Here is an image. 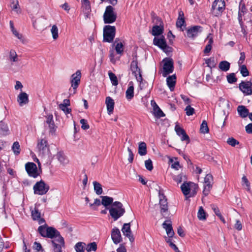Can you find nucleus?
I'll return each mask as SVG.
<instances>
[{
	"label": "nucleus",
	"instance_id": "nucleus-1",
	"mask_svg": "<svg viewBox=\"0 0 252 252\" xmlns=\"http://www.w3.org/2000/svg\"><path fill=\"white\" fill-rule=\"evenodd\" d=\"M109 213L114 220L115 221L123 216L125 213V209L121 202L115 201L111 206Z\"/></svg>",
	"mask_w": 252,
	"mask_h": 252
},
{
	"label": "nucleus",
	"instance_id": "nucleus-2",
	"mask_svg": "<svg viewBox=\"0 0 252 252\" xmlns=\"http://www.w3.org/2000/svg\"><path fill=\"white\" fill-rule=\"evenodd\" d=\"M103 17L104 23L111 24L116 20L117 13L114 8L112 6L109 5L106 7Z\"/></svg>",
	"mask_w": 252,
	"mask_h": 252
},
{
	"label": "nucleus",
	"instance_id": "nucleus-3",
	"mask_svg": "<svg viewBox=\"0 0 252 252\" xmlns=\"http://www.w3.org/2000/svg\"><path fill=\"white\" fill-rule=\"evenodd\" d=\"M116 28L114 26L107 25L103 28V41L111 42L115 35Z\"/></svg>",
	"mask_w": 252,
	"mask_h": 252
},
{
	"label": "nucleus",
	"instance_id": "nucleus-4",
	"mask_svg": "<svg viewBox=\"0 0 252 252\" xmlns=\"http://www.w3.org/2000/svg\"><path fill=\"white\" fill-rule=\"evenodd\" d=\"M34 193L38 195L45 194L49 189V186L43 180L37 182L33 187Z\"/></svg>",
	"mask_w": 252,
	"mask_h": 252
},
{
	"label": "nucleus",
	"instance_id": "nucleus-5",
	"mask_svg": "<svg viewBox=\"0 0 252 252\" xmlns=\"http://www.w3.org/2000/svg\"><path fill=\"white\" fill-rule=\"evenodd\" d=\"M37 148L39 155L42 157L45 156L49 153V149L47 140L45 138L38 139Z\"/></svg>",
	"mask_w": 252,
	"mask_h": 252
},
{
	"label": "nucleus",
	"instance_id": "nucleus-6",
	"mask_svg": "<svg viewBox=\"0 0 252 252\" xmlns=\"http://www.w3.org/2000/svg\"><path fill=\"white\" fill-rule=\"evenodd\" d=\"M130 69L137 81L141 82L142 81L141 69L138 66V61L136 57L131 63Z\"/></svg>",
	"mask_w": 252,
	"mask_h": 252
},
{
	"label": "nucleus",
	"instance_id": "nucleus-7",
	"mask_svg": "<svg viewBox=\"0 0 252 252\" xmlns=\"http://www.w3.org/2000/svg\"><path fill=\"white\" fill-rule=\"evenodd\" d=\"M162 63H163L162 75L166 77L173 71V61L172 59L166 58L162 60Z\"/></svg>",
	"mask_w": 252,
	"mask_h": 252
},
{
	"label": "nucleus",
	"instance_id": "nucleus-8",
	"mask_svg": "<svg viewBox=\"0 0 252 252\" xmlns=\"http://www.w3.org/2000/svg\"><path fill=\"white\" fill-rule=\"evenodd\" d=\"M224 8V0H215L212 4V12L215 16H219L221 14Z\"/></svg>",
	"mask_w": 252,
	"mask_h": 252
},
{
	"label": "nucleus",
	"instance_id": "nucleus-9",
	"mask_svg": "<svg viewBox=\"0 0 252 252\" xmlns=\"http://www.w3.org/2000/svg\"><path fill=\"white\" fill-rule=\"evenodd\" d=\"M159 205L160 207V212L161 215L164 218L168 215V203L165 196L163 194L159 192Z\"/></svg>",
	"mask_w": 252,
	"mask_h": 252
},
{
	"label": "nucleus",
	"instance_id": "nucleus-10",
	"mask_svg": "<svg viewBox=\"0 0 252 252\" xmlns=\"http://www.w3.org/2000/svg\"><path fill=\"white\" fill-rule=\"evenodd\" d=\"M153 22L156 24L153 26L152 31V34L154 36L161 35L163 31V23L161 19L158 17L153 18Z\"/></svg>",
	"mask_w": 252,
	"mask_h": 252
},
{
	"label": "nucleus",
	"instance_id": "nucleus-11",
	"mask_svg": "<svg viewBox=\"0 0 252 252\" xmlns=\"http://www.w3.org/2000/svg\"><path fill=\"white\" fill-rule=\"evenodd\" d=\"M47 234L46 237L53 239L52 241H55V242H62L63 243V238L60 235V233L55 228L52 227H48L46 230Z\"/></svg>",
	"mask_w": 252,
	"mask_h": 252
},
{
	"label": "nucleus",
	"instance_id": "nucleus-12",
	"mask_svg": "<svg viewBox=\"0 0 252 252\" xmlns=\"http://www.w3.org/2000/svg\"><path fill=\"white\" fill-rule=\"evenodd\" d=\"M25 168L28 175L34 178L39 175L36 164L33 162H28L26 164Z\"/></svg>",
	"mask_w": 252,
	"mask_h": 252
},
{
	"label": "nucleus",
	"instance_id": "nucleus-13",
	"mask_svg": "<svg viewBox=\"0 0 252 252\" xmlns=\"http://www.w3.org/2000/svg\"><path fill=\"white\" fill-rule=\"evenodd\" d=\"M81 77V73L80 70H77L71 75L70 82L71 87L74 90H75L78 87L80 82ZM73 93H75V91H74Z\"/></svg>",
	"mask_w": 252,
	"mask_h": 252
},
{
	"label": "nucleus",
	"instance_id": "nucleus-14",
	"mask_svg": "<svg viewBox=\"0 0 252 252\" xmlns=\"http://www.w3.org/2000/svg\"><path fill=\"white\" fill-rule=\"evenodd\" d=\"M202 28L199 26H193L188 29L186 36L190 38H194L201 32Z\"/></svg>",
	"mask_w": 252,
	"mask_h": 252
},
{
	"label": "nucleus",
	"instance_id": "nucleus-15",
	"mask_svg": "<svg viewBox=\"0 0 252 252\" xmlns=\"http://www.w3.org/2000/svg\"><path fill=\"white\" fill-rule=\"evenodd\" d=\"M153 43L155 45L162 49L164 52L168 51V49L169 48L167 46L165 38L163 36H161L160 37H155L154 39Z\"/></svg>",
	"mask_w": 252,
	"mask_h": 252
},
{
	"label": "nucleus",
	"instance_id": "nucleus-16",
	"mask_svg": "<svg viewBox=\"0 0 252 252\" xmlns=\"http://www.w3.org/2000/svg\"><path fill=\"white\" fill-rule=\"evenodd\" d=\"M239 88L246 95H250L252 94V83L250 81H242L239 84Z\"/></svg>",
	"mask_w": 252,
	"mask_h": 252
},
{
	"label": "nucleus",
	"instance_id": "nucleus-17",
	"mask_svg": "<svg viewBox=\"0 0 252 252\" xmlns=\"http://www.w3.org/2000/svg\"><path fill=\"white\" fill-rule=\"evenodd\" d=\"M122 231L124 235L128 237L131 242L134 241V239L131 231L130 223H125L123 225Z\"/></svg>",
	"mask_w": 252,
	"mask_h": 252
},
{
	"label": "nucleus",
	"instance_id": "nucleus-18",
	"mask_svg": "<svg viewBox=\"0 0 252 252\" xmlns=\"http://www.w3.org/2000/svg\"><path fill=\"white\" fill-rule=\"evenodd\" d=\"M31 210L32 211V217L34 220H37L39 224H43L45 222L44 219L41 218V213L36 207L32 210L31 208Z\"/></svg>",
	"mask_w": 252,
	"mask_h": 252
},
{
	"label": "nucleus",
	"instance_id": "nucleus-19",
	"mask_svg": "<svg viewBox=\"0 0 252 252\" xmlns=\"http://www.w3.org/2000/svg\"><path fill=\"white\" fill-rule=\"evenodd\" d=\"M111 238L113 242L116 244H117L122 241V239L121 233L118 228L115 227L112 229L111 232Z\"/></svg>",
	"mask_w": 252,
	"mask_h": 252
},
{
	"label": "nucleus",
	"instance_id": "nucleus-20",
	"mask_svg": "<svg viewBox=\"0 0 252 252\" xmlns=\"http://www.w3.org/2000/svg\"><path fill=\"white\" fill-rule=\"evenodd\" d=\"M17 102L20 106H23L29 102V96L27 93L21 92L17 96Z\"/></svg>",
	"mask_w": 252,
	"mask_h": 252
},
{
	"label": "nucleus",
	"instance_id": "nucleus-21",
	"mask_svg": "<svg viewBox=\"0 0 252 252\" xmlns=\"http://www.w3.org/2000/svg\"><path fill=\"white\" fill-rule=\"evenodd\" d=\"M162 227L165 229L166 233L169 237H172L174 236V232L170 220H167L165 221L162 223Z\"/></svg>",
	"mask_w": 252,
	"mask_h": 252
},
{
	"label": "nucleus",
	"instance_id": "nucleus-22",
	"mask_svg": "<svg viewBox=\"0 0 252 252\" xmlns=\"http://www.w3.org/2000/svg\"><path fill=\"white\" fill-rule=\"evenodd\" d=\"M195 184L193 183H184L181 187L183 194L187 196L189 194V189L194 188Z\"/></svg>",
	"mask_w": 252,
	"mask_h": 252
},
{
	"label": "nucleus",
	"instance_id": "nucleus-23",
	"mask_svg": "<svg viewBox=\"0 0 252 252\" xmlns=\"http://www.w3.org/2000/svg\"><path fill=\"white\" fill-rule=\"evenodd\" d=\"M151 105L153 107L154 114L155 116L158 118H160L164 116V113L157 104L154 100L151 101Z\"/></svg>",
	"mask_w": 252,
	"mask_h": 252
},
{
	"label": "nucleus",
	"instance_id": "nucleus-24",
	"mask_svg": "<svg viewBox=\"0 0 252 252\" xmlns=\"http://www.w3.org/2000/svg\"><path fill=\"white\" fill-rule=\"evenodd\" d=\"M105 103L107 106V110L109 115H111L114 110V100L110 96L106 98Z\"/></svg>",
	"mask_w": 252,
	"mask_h": 252
},
{
	"label": "nucleus",
	"instance_id": "nucleus-25",
	"mask_svg": "<svg viewBox=\"0 0 252 252\" xmlns=\"http://www.w3.org/2000/svg\"><path fill=\"white\" fill-rule=\"evenodd\" d=\"M56 158L61 164L64 166L69 162V160L62 152H59L56 155Z\"/></svg>",
	"mask_w": 252,
	"mask_h": 252
},
{
	"label": "nucleus",
	"instance_id": "nucleus-26",
	"mask_svg": "<svg viewBox=\"0 0 252 252\" xmlns=\"http://www.w3.org/2000/svg\"><path fill=\"white\" fill-rule=\"evenodd\" d=\"M126 98L127 100H131L134 96V86L132 82L128 83V88L126 92Z\"/></svg>",
	"mask_w": 252,
	"mask_h": 252
},
{
	"label": "nucleus",
	"instance_id": "nucleus-27",
	"mask_svg": "<svg viewBox=\"0 0 252 252\" xmlns=\"http://www.w3.org/2000/svg\"><path fill=\"white\" fill-rule=\"evenodd\" d=\"M176 78L175 75L169 76L166 79L167 85L171 91H173L174 90L176 84Z\"/></svg>",
	"mask_w": 252,
	"mask_h": 252
},
{
	"label": "nucleus",
	"instance_id": "nucleus-28",
	"mask_svg": "<svg viewBox=\"0 0 252 252\" xmlns=\"http://www.w3.org/2000/svg\"><path fill=\"white\" fill-rule=\"evenodd\" d=\"M81 9L83 13L88 17L91 11L90 2L81 3Z\"/></svg>",
	"mask_w": 252,
	"mask_h": 252
},
{
	"label": "nucleus",
	"instance_id": "nucleus-29",
	"mask_svg": "<svg viewBox=\"0 0 252 252\" xmlns=\"http://www.w3.org/2000/svg\"><path fill=\"white\" fill-rule=\"evenodd\" d=\"M11 4L10 7L12 11L15 12L16 14H19L21 13V10L20 9L19 2L18 0H10Z\"/></svg>",
	"mask_w": 252,
	"mask_h": 252
},
{
	"label": "nucleus",
	"instance_id": "nucleus-30",
	"mask_svg": "<svg viewBox=\"0 0 252 252\" xmlns=\"http://www.w3.org/2000/svg\"><path fill=\"white\" fill-rule=\"evenodd\" d=\"M237 111L238 114L242 118H246L248 116L249 110L243 105H240L237 107Z\"/></svg>",
	"mask_w": 252,
	"mask_h": 252
},
{
	"label": "nucleus",
	"instance_id": "nucleus-31",
	"mask_svg": "<svg viewBox=\"0 0 252 252\" xmlns=\"http://www.w3.org/2000/svg\"><path fill=\"white\" fill-rule=\"evenodd\" d=\"M100 197L102 199L101 204L105 207H107L110 205H112L114 203L113 198L112 197L108 196H101Z\"/></svg>",
	"mask_w": 252,
	"mask_h": 252
},
{
	"label": "nucleus",
	"instance_id": "nucleus-32",
	"mask_svg": "<svg viewBox=\"0 0 252 252\" xmlns=\"http://www.w3.org/2000/svg\"><path fill=\"white\" fill-rule=\"evenodd\" d=\"M46 123L48 125L51 130L54 131L55 125L53 121V116L52 114H49L46 117Z\"/></svg>",
	"mask_w": 252,
	"mask_h": 252
},
{
	"label": "nucleus",
	"instance_id": "nucleus-33",
	"mask_svg": "<svg viewBox=\"0 0 252 252\" xmlns=\"http://www.w3.org/2000/svg\"><path fill=\"white\" fill-rule=\"evenodd\" d=\"M138 152V154L141 156L147 154V146L145 142H141L139 143Z\"/></svg>",
	"mask_w": 252,
	"mask_h": 252
},
{
	"label": "nucleus",
	"instance_id": "nucleus-34",
	"mask_svg": "<svg viewBox=\"0 0 252 252\" xmlns=\"http://www.w3.org/2000/svg\"><path fill=\"white\" fill-rule=\"evenodd\" d=\"M51 242L54 247L55 252H62V248L64 246V240L63 241V245L61 241L56 243L55 241H51Z\"/></svg>",
	"mask_w": 252,
	"mask_h": 252
},
{
	"label": "nucleus",
	"instance_id": "nucleus-35",
	"mask_svg": "<svg viewBox=\"0 0 252 252\" xmlns=\"http://www.w3.org/2000/svg\"><path fill=\"white\" fill-rule=\"evenodd\" d=\"M220 69L223 71H227L230 68V63L225 61H221L219 63Z\"/></svg>",
	"mask_w": 252,
	"mask_h": 252
},
{
	"label": "nucleus",
	"instance_id": "nucleus-36",
	"mask_svg": "<svg viewBox=\"0 0 252 252\" xmlns=\"http://www.w3.org/2000/svg\"><path fill=\"white\" fill-rule=\"evenodd\" d=\"M93 185L94 187V190L97 195H100L102 193L103 190L101 187V185L98 182L96 181H94L93 182Z\"/></svg>",
	"mask_w": 252,
	"mask_h": 252
},
{
	"label": "nucleus",
	"instance_id": "nucleus-37",
	"mask_svg": "<svg viewBox=\"0 0 252 252\" xmlns=\"http://www.w3.org/2000/svg\"><path fill=\"white\" fill-rule=\"evenodd\" d=\"M185 20L184 18V13L182 11L179 12V16L176 22V26L177 27L182 28L185 23Z\"/></svg>",
	"mask_w": 252,
	"mask_h": 252
},
{
	"label": "nucleus",
	"instance_id": "nucleus-38",
	"mask_svg": "<svg viewBox=\"0 0 252 252\" xmlns=\"http://www.w3.org/2000/svg\"><path fill=\"white\" fill-rule=\"evenodd\" d=\"M197 217L199 220H205L206 219V214L202 207H199Z\"/></svg>",
	"mask_w": 252,
	"mask_h": 252
},
{
	"label": "nucleus",
	"instance_id": "nucleus-39",
	"mask_svg": "<svg viewBox=\"0 0 252 252\" xmlns=\"http://www.w3.org/2000/svg\"><path fill=\"white\" fill-rule=\"evenodd\" d=\"M48 227L46 224L39 226L38 231L42 237H46V230H47Z\"/></svg>",
	"mask_w": 252,
	"mask_h": 252
},
{
	"label": "nucleus",
	"instance_id": "nucleus-40",
	"mask_svg": "<svg viewBox=\"0 0 252 252\" xmlns=\"http://www.w3.org/2000/svg\"><path fill=\"white\" fill-rule=\"evenodd\" d=\"M52 37L54 40H56L59 37V30L56 25H53L51 29Z\"/></svg>",
	"mask_w": 252,
	"mask_h": 252
},
{
	"label": "nucleus",
	"instance_id": "nucleus-41",
	"mask_svg": "<svg viewBox=\"0 0 252 252\" xmlns=\"http://www.w3.org/2000/svg\"><path fill=\"white\" fill-rule=\"evenodd\" d=\"M200 131L201 133L205 134L209 132V128L207 125V123L206 121H203L200 128Z\"/></svg>",
	"mask_w": 252,
	"mask_h": 252
},
{
	"label": "nucleus",
	"instance_id": "nucleus-42",
	"mask_svg": "<svg viewBox=\"0 0 252 252\" xmlns=\"http://www.w3.org/2000/svg\"><path fill=\"white\" fill-rule=\"evenodd\" d=\"M0 133L2 135H6L8 132L9 129L7 125L4 124L2 122L0 123Z\"/></svg>",
	"mask_w": 252,
	"mask_h": 252
},
{
	"label": "nucleus",
	"instance_id": "nucleus-43",
	"mask_svg": "<svg viewBox=\"0 0 252 252\" xmlns=\"http://www.w3.org/2000/svg\"><path fill=\"white\" fill-rule=\"evenodd\" d=\"M86 249L88 252L95 251L97 249V245L95 242L89 243L87 245Z\"/></svg>",
	"mask_w": 252,
	"mask_h": 252
},
{
	"label": "nucleus",
	"instance_id": "nucleus-44",
	"mask_svg": "<svg viewBox=\"0 0 252 252\" xmlns=\"http://www.w3.org/2000/svg\"><path fill=\"white\" fill-rule=\"evenodd\" d=\"M85 244L83 242H78L75 246L76 252H84V246Z\"/></svg>",
	"mask_w": 252,
	"mask_h": 252
},
{
	"label": "nucleus",
	"instance_id": "nucleus-45",
	"mask_svg": "<svg viewBox=\"0 0 252 252\" xmlns=\"http://www.w3.org/2000/svg\"><path fill=\"white\" fill-rule=\"evenodd\" d=\"M173 179L177 182V184L181 183L183 181H185L186 179L185 175L183 174H180L177 176H175L173 177Z\"/></svg>",
	"mask_w": 252,
	"mask_h": 252
},
{
	"label": "nucleus",
	"instance_id": "nucleus-46",
	"mask_svg": "<svg viewBox=\"0 0 252 252\" xmlns=\"http://www.w3.org/2000/svg\"><path fill=\"white\" fill-rule=\"evenodd\" d=\"M9 60L11 62H16L18 61V56L14 50H11L9 53Z\"/></svg>",
	"mask_w": 252,
	"mask_h": 252
},
{
	"label": "nucleus",
	"instance_id": "nucleus-47",
	"mask_svg": "<svg viewBox=\"0 0 252 252\" xmlns=\"http://www.w3.org/2000/svg\"><path fill=\"white\" fill-rule=\"evenodd\" d=\"M109 78L112 82L113 85L117 86L118 84V79L117 76L112 72H109L108 73Z\"/></svg>",
	"mask_w": 252,
	"mask_h": 252
},
{
	"label": "nucleus",
	"instance_id": "nucleus-48",
	"mask_svg": "<svg viewBox=\"0 0 252 252\" xmlns=\"http://www.w3.org/2000/svg\"><path fill=\"white\" fill-rule=\"evenodd\" d=\"M115 49L117 54L121 55L124 51L123 44L121 42L117 43Z\"/></svg>",
	"mask_w": 252,
	"mask_h": 252
},
{
	"label": "nucleus",
	"instance_id": "nucleus-49",
	"mask_svg": "<svg viewBox=\"0 0 252 252\" xmlns=\"http://www.w3.org/2000/svg\"><path fill=\"white\" fill-rule=\"evenodd\" d=\"M12 150L15 154L18 155L20 153V145L18 142H14L12 146Z\"/></svg>",
	"mask_w": 252,
	"mask_h": 252
},
{
	"label": "nucleus",
	"instance_id": "nucleus-50",
	"mask_svg": "<svg viewBox=\"0 0 252 252\" xmlns=\"http://www.w3.org/2000/svg\"><path fill=\"white\" fill-rule=\"evenodd\" d=\"M169 162L172 163L171 165V167L175 169V170H179V169L181 167L179 162L178 161L174 162L173 159L170 158Z\"/></svg>",
	"mask_w": 252,
	"mask_h": 252
},
{
	"label": "nucleus",
	"instance_id": "nucleus-51",
	"mask_svg": "<svg viewBox=\"0 0 252 252\" xmlns=\"http://www.w3.org/2000/svg\"><path fill=\"white\" fill-rule=\"evenodd\" d=\"M185 111L188 116L192 115L195 112L194 109L190 106V105H188L185 108Z\"/></svg>",
	"mask_w": 252,
	"mask_h": 252
},
{
	"label": "nucleus",
	"instance_id": "nucleus-52",
	"mask_svg": "<svg viewBox=\"0 0 252 252\" xmlns=\"http://www.w3.org/2000/svg\"><path fill=\"white\" fill-rule=\"evenodd\" d=\"M240 72L244 77H246L249 75V71L245 65L240 66Z\"/></svg>",
	"mask_w": 252,
	"mask_h": 252
},
{
	"label": "nucleus",
	"instance_id": "nucleus-53",
	"mask_svg": "<svg viewBox=\"0 0 252 252\" xmlns=\"http://www.w3.org/2000/svg\"><path fill=\"white\" fill-rule=\"evenodd\" d=\"M212 188V184H206L204 185V189L203 190V193L205 196H207Z\"/></svg>",
	"mask_w": 252,
	"mask_h": 252
},
{
	"label": "nucleus",
	"instance_id": "nucleus-54",
	"mask_svg": "<svg viewBox=\"0 0 252 252\" xmlns=\"http://www.w3.org/2000/svg\"><path fill=\"white\" fill-rule=\"evenodd\" d=\"M175 130L179 136H181L183 134H185L186 132L179 125H176L175 127Z\"/></svg>",
	"mask_w": 252,
	"mask_h": 252
},
{
	"label": "nucleus",
	"instance_id": "nucleus-55",
	"mask_svg": "<svg viewBox=\"0 0 252 252\" xmlns=\"http://www.w3.org/2000/svg\"><path fill=\"white\" fill-rule=\"evenodd\" d=\"M213 181V176L212 175L208 174H207L204 178V185L211 184Z\"/></svg>",
	"mask_w": 252,
	"mask_h": 252
},
{
	"label": "nucleus",
	"instance_id": "nucleus-56",
	"mask_svg": "<svg viewBox=\"0 0 252 252\" xmlns=\"http://www.w3.org/2000/svg\"><path fill=\"white\" fill-rule=\"evenodd\" d=\"M145 166L146 169L149 171H151L153 169L152 161L150 159L145 161Z\"/></svg>",
	"mask_w": 252,
	"mask_h": 252
},
{
	"label": "nucleus",
	"instance_id": "nucleus-57",
	"mask_svg": "<svg viewBox=\"0 0 252 252\" xmlns=\"http://www.w3.org/2000/svg\"><path fill=\"white\" fill-rule=\"evenodd\" d=\"M205 63L207 64V66L210 68L214 67L216 65L214 59L212 60L211 58L206 59Z\"/></svg>",
	"mask_w": 252,
	"mask_h": 252
},
{
	"label": "nucleus",
	"instance_id": "nucleus-58",
	"mask_svg": "<svg viewBox=\"0 0 252 252\" xmlns=\"http://www.w3.org/2000/svg\"><path fill=\"white\" fill-rule=\"evenodd\" d=\"M227 143L232 147H234L236 145H238L239 143V141L232 137L229 138L227 140Z\"/></svg>",
	"mask_w": 252,
	"mask_h": 252
},
{
	"label": "nucleus",
	"instance_id": "nucleus-59",
	"mask_svg": "<svg viewBox=\"0 0 252 252\" xmlns=\"http://www.w3.org/2000/svg\"><path fill=\"white\" fill-rule=\"evenodd\" d=\"M227 79L229 83H233L237 81V78L235 77L234 73H231L227 75Z\"/></svg>",
	"mask_w": 252,
	"mask_h": 252
},
{
	"label": "nucleus",
	"instance_id": "nucleus-60",
	"mask_svg": "<svg viewBox=\"0 0 252 252\" xmlns=\"http://www.w3.org/2000/svg\"><path fill=\"white\" fill-rule=\"evenodd\" d=\"M59 107L60 109L63 111L65 114H69L71 111V109L70 108H67V106H64L63 105L60 104Z\"/></svg>",
	"mask_w": 252,
	"mask_h": 252
},
{
	"label": "nucleus",
	"instance_id": "nucleus-61",
	"mask_svg": "<svg viewBox=\"0 0 252 252\" xmlns=\"http://www.w3.org/2000/svg\"><path fill=\"white\" fill-rule=\"evenodd\" d=\"M110 60L113 63H115L118 59L115 58V52L113 49L110 51Z\"/></svg>",
	"mask_w": 252,
	"mask_h": 252
},
{
	"label": "nucleus",
	"instance_id": "nucleus-62",
	"mask_svg": "<svg viewBox=\"0 0 252 252\" xmlns=\"http://www.w3.org/2000/svg\"><path fill=\"white\" fill-rule=\"evenodd\" d=\"M80 123L82 125L81 128L83 129L86 130L89 128V126L87 124V121L84 119L80 120Z\"/></svg>",
	"mask_w": 252,
	"mask_h": 252
},
{
	"label": "nucleus",
	"instance_id": "nucleus-63",
	"mask_svg": "<svg viewBox=\"0 0 252 252\" xmlns=\"http://www.w3.org/2000/svg\"><path fill=\"white\" fill-rule=\"evenodd\" d=\"M197 189L198 186L196 184H195V186L194 187V188H192L191 189H189V197H192L195 194H196Z\"/></svg>",
	"mask_w": 252,
	"mask_h": 252
},
{
	"label": "nucleus",
	"instance_id": "nucleus-64",
	"mask_svg": "<svg viewBox=\"0 0 252 252\" xmlns=\"http://www.w3.org/2000/svg\"><path fill=\"white\" fill-rule=\"evenodd\" d=\"M211 206L215 214L220 218H221V215L219 208L214 205H212Z\"/></svg>",
	"mask_w": 252,
	"mask_h": 252
}]
</instances>
